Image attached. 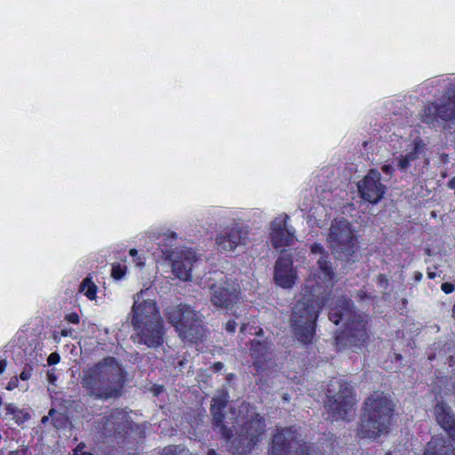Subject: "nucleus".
<instances>
[{
    "instance_id": "f8f14e48",
    "label": "nucleus",
    "mask_w": 455,
    "mask_h": 455,
    "mask_svg": "<svg viewBox=\"0 0 455 455\" xmlns=\"http://www.w3.org/2000/svg\"><path fill=\"white\" fill-rule=\"evenodd\" d=\"M310 450L306 443H300L299 435L292 428H277L268 455H317Z\"/></svg>"
},
{
    "instance_id": "f3484780",
    "label": "nucleus",
    "mask_w": 455,
    "mask_h": 455,
    "mask_svg": "<svg viewBox=\"0 0 455 455\" xmlns=\"http://www.w3.org/2000/svg\"><path fill=\"white\" fill-rule=\"evenodd\" d=\"M274 279L275 283L283 289H290L295 284L297 274L290 257H280L276 260Z\"/></svg>"
},
{
    "instance_id": "ddd939ff",
    "label": "nucleus",
    "mask_w": 455,
    "mask_h": 455,
    "mask_svg": "<svg viewBox=\"0 0 455 455\" xmlns=\"http://www.w3.org/2000/svg\"><path fill=\"white\" fill-rule=\"evenodd\" d=\"M250 228L246 225L234 223L219 232L215 238V245L220 252H233L249 243Z\"/></svg>"
},
{
    "instance_id": "9d476101",
    "label": "nucleus",
    "mask_w": 455,
    "mask_h": 455,
    "mask_svg": "<svg viewBox=\"0 0 455 455\" xmlns=\"http://www.w3.org/2000/svg\"><path fill=\"white\" fill-rule=\"evenodd\" d=\"M203 284L210 291V300L216 307L228 309L238 300L237 284L221 271L206 275Z\"/></svg>"
},
{
    "instance_id": "c756f323",
    "label": "nucleus",
    "mask_w": 455,
    "mask_h": 455,
    "mask_svg": "<svg viewBox=\"0 0 455 455\" xmlns=\"http://www.w3.org/2000/svg\"><path fill=\"white\" fill-rule=\"evenodd\" d=\"M74 455H92L91 452L85 451V446L83 443L77 445L74 450Z\"/></svg>"
},
{
    "instance_id": "aec40b11",
    "label": "nucleus",
    "mask_w": 455,
    "mask_h": 455,
    "mask_svg": "<svg viewBox=\"0 0 455 455\" xmlns=\"http://www.w3.org/2000/svg\"><path fill=\"white\" fill-rule=\"evenodd\" d=\"M251 355L254 359L256 367L260 368L264 363L271 359L272 345L267 340L253 339L251 346Z\"/></svg>"
},
{
    "instance_id": "a18cd8bd",
    "label": "nucleus",
    "mask_w": 455,
    "mask_h": 455,
    "mask_svg": "<svg viewBox=\"0 0 455 455\" xmlns=\"http://www.w3.org/2000/svg\"><path fill=\"white\" fill-rule=\"evenodd\" d=\"M427 276H428L430 279H433V278H435V273H434V272H428V273H427Z\"/></svg>"
},
{
    "instance_id": "9b49d317",
    "label": "nucleus",
    "mask_w": 455,
    "mask_h": 455,
    "mask_svg": "<svg viewBox=\"0 0 455 455\" xmlns=\"http://www.w3.org/2000/svg\"><path fill=\"white\" fill-rule=\"evenodd\" d=\"M325 409L334 419H345L353 411L355 399L351 387L341 379H331L327 387Z\"/></svg>"
},
{
    "instance_id": "423d86ee",
    "label": "nucleus",
    "mask_w": 455,
    "mask_h": 455,
    "mask_svg": "<svg viewBox=\"0 0 455 455\" xmlns=\"http://www.w3.org/2000/svg\"><path fill=\"white\" fill-rule=\"evenodd\" d=\"M164 315L183 341L197 342L204 337L202 315L190 306L182 303L170 306L165 308Z\"/></svg>"
},
{
    "instance_id": "cd10ccee",
    "label": "nucleus",
    "mask_w": 455,
    "mask_h": 455,
    "mask_svg": "<svg viewBox=\"0 0 455 455\" xmlns=\"http://www.w3.org/2000/svg\"><path fill=\"white\" fill-rule=\"evenodd\" d=\"M445 96H453L455 97V78L451 79L445 90Z\"/></svg>"
},
{
    "instance_id": "393cba45",
    "label": "nucleus",
    "mask_w": 455,
    "mask_h": 455,
    "mask_svg": "<svg viewBox=\"0 0 455 455\" xmlns=\"http://www.w3.org/2000/svg\"><path fill=\"white\" fill-rule=\"evenodd\" d=\"M162 455H189V452L182 446H169L163 450Z\"/></svg>"
},
{
    "instance_id": "5fc2aeb1",
    "label": "nucleus",
    "mask_w": 455,
    "mask_h": 455,
    "mask_svg": "<svg viewBox=\"0 0 455 455\" xmlns=\"http://www.w3.org/2000/svg\"><path fill=\"white\" fill-rule=\"evenodd\" d=\"M387 455H391L390 453H387Z\"/></svg>"
},
{
    "instance_id": "2f4dec72",
    "label": "nucleus",
    "mask_w": 455,
    "mask_h": 455,
    "mask_svg": "<svg viewBox=\"0 0 455 455\" xmlns=\"http://www.w3.org/2000/svg\"><path fill=\"white\" fill-rule=\"evenodd\" d=\"M47 362L50 365L56 364L60 362V355L58 353H52L47 358Z\"/></svg>"
},
{
    "instance_id": "2eb2a0df",
    "label": "nucleus",
    "mask_w": 455,
    "mask_h": 455,
    "mask_svg": "<svg viewBox=\"0 0 455 455\" xmlns=\"http://www.w3.org/2000/svg\"><path fill=\"white\" fill-rule=\"evenodd\" d=\"M360 196L366 202L376 204L384 196L387 187L381 182V175L377 170L369 172L357 183Z\"/></svg>"
},
{
    "instance_id": "0eeeda50",
    "label": "nucleus",
    "mask_w": 455,
    "mask_h": 455,
    "mask_svg": "<svg viewBox=\"0 0 455 455\" xmlns=\"http://www.w3.org/2000/svg\"><path fill=\"white\" fill-rule=\"evenodd\" d=\"M164 315L183 341L197 342L204 337L202 315L190 306L182 303L170 306L165 308Z\"/></svg>"
},
{
    "instance_id": "7c9ffc66",
    "label": "nucleus",
    "mask_w": 455,
    "mask_h": 455,
    "mask_svg": "<svg viewBox=\"0 0 455 455\" xmlns=\"http://www.w3.org/2000/svg\"><path fill=\"white\" fill-rule=\"evenodd\" d=\"M237 326V323L234 320H228L225 325V329L228 332H235Z\"/></svg>"
},
{
    "instance_id": "dca6fc26",
    "label": "nucleus",
    "mask_w": 455,
    "mask_h": 455,
    "mask_svg": "<svg viewBox=\"0 0 455 455\" xmlns=\"http://www.w3.org/2000/svg\"><path fill=\"white\" fill-rule=\"evenodd\" d=\"M289 216L282 214L270 222L269 239L275 249L291 246L296 240L295 229L288 226Z\"/></svg>"
},
{
    "instance_id": "09e8293b",
    "label": "nucleus",
    "mask_w": 455,
    "mask_h": 455,
    "mask_svg": "<svg viewBox=\"0 0 455 455\" xmlns=\"http://www.w3.org/2000/svg\"><path fill=\"white\" fill-rule=\"evenodd\" d=\"M47 420H48V417L47 416L43 417V419H42V422L43 423H45Z\"/></svg>"
},
{
    "instance_id": "20e7f679",
    "label": "nucleus",
    "mask_w": 455,
    "mask_h": 455,
    "mask_svg": "<svg viewBox=\"0 0 455 455\" xmlns=\"http://www.w3.org/2000/svg\"><path fill=\"white\" fill-rule=\"evenodd\" d=\"M81 383L94 399L116 398L122 394L124 374L116 358L106 357L84 372Z\"/></svg>"
},
{
    "instance_id": "37998d69",
    "label": "nucleus",
    "mask_w": 455,
    "mask_h": 455,
    "mask_svg": "<svg viewBox=\"0 0 455 455\" xmlns=\"http://www.w3.org/2000/svg\"><path fill=\"white\" fill-rule=\"evenodd\" d=\"M138 253L137 250L136 249H132L130 250V255L131 256H136Z\"/></svg>"
},
{
    "instance_id": "8fccbe9b",
    "label": "nucleus",
    "mask_w": 455,
    "mask_h": 455,
    "mask_svg": "<svg viewBox=\"0 0 455 455\" xmlns=\"http://www.w3.org/2000/svg\"><path fill=\"white\" fill-rule=\"evenodd\" d=\"M240 330L241 331H243L245 330V323H242Z\"/></svg>"
},
{
    "instance_id": "412c9836",
    "label": "nucleus",
    "mask_w": 455,
    "mask_h": 455,
    "mask_svg": "<svg viewBox=\"0 0 455 455\" xmlns=\"http://www.w3.org/2000/svg\"><path fill=\"white\" fill-rule=\"evenodd\" d=\"M438 102L440 120L455 124V97L445 96Z\"/></svg>"
},
{
    "instance_id": "b1692460",
    "label": "nucleus",
    "mask_w": 455,
    "mask_h": 455,
    "mask_svg": "<svg viewBox=\"0 0 455 455\" xmlns=\"http://www.w3.org/2000/svg\"><path fill=\"white\" fill-rule=\"evenodd\" d=\"M80 291H84L89 299L96 298L97 286L92 282L91 278L86 277L80 285Z\"/></svg>"
},
{
    "instance_id": "a878e982",
    "label": "nucleus",
    "mask_w": 455,
    "mask_h": 455,
    "mask_svg": "<svg viewBox=\"0 0 455 455\" xmlns=\"http://www.w3.org/2000/svg\"><path fill=\"white\" fill-rule=\"evenodd\" d=\"M113 278L119 280L124 275V270L120 265H114L111 273Z\"/></svg>"
},
{
    "instance_id": "a211bd4d",
    "label": "nucleus",
    "mask_w": 455,
    "mask_h": 455,
    "mask_svg": "<svg viewBox=\"0 0 455 455\" xmlns=\"http://www.w3.org/2000/svg\"><path fill=\"white\" fill-rule=\"evenodd\" d=\"M436 423L455 441V414L443 402H438L434 407Z\"/></svg>"
},
{
    "instance_id": "49530a36",
    "label": "nucleus",
    "mask_w": 455,
    "mask_h": 455,
    "mask_svg": "<svg viewBox=\"0 0 455 455\" xmlns=\"http://www.w3.org/2000/svg\"><path fill=\"white\" fill-rule=\"evenodd\" d=\"M8 455H20V451H12L8 453Z\"/></svg>"
},
{
    "instance_id": "4c0bfd02",
    "label": "nucleus",
    "mask_w": 455,
    "mask_h": 455,
    "mask_svg": "<svg viewBox=\"0 0 455 455\" xmlns=\"http://www.w3.org/2000/svg\"><path fill=\"white\" fill-rule=\"evenodd\" d=\"M47 379L50 383L52 384H54V382L56 381L57 379V377L56 375L54 374V372L52 371H48L47 372Z\"/></svg>"
},
{
    "instance_id": "f03ea898",
    "label": "nucleus",
    "mask_w": 455,
    "mask_h": 455,
    "mask_svg": "<svg viewBox=\"0 0 455 455\" xmlns=\"http://www.w3.org/2000/svg\"><path fill=\"white\" fill-rule=\"evenodd\" d=\"M228 392L223 387L218 390L212 398L211 413L215 431L229 443L233 452L245 454L251 451L255 445L260 442L265 433V420L254 407L247 403H242L237 408H231L230 414L232 427L228 426L225 420L223 409L228 402Z\"/></svg>"
},
{
    "instance_id": "5701e85b",
    "label": "nucleus",
    "mask_w": 455,
    "mask_h": 455,
    "mask_svg": "<svg viewBox=\"0 0 455 455\" xmlns=\"http://www.w3.org/2000/svg\"><path fill=\"white\" fill-rule=\"evenodd\" d=\"M421 120L426 124H435L440 121L438 102L428 103L421 112Z\"/></svg>"
},
{
    "instance_id": "3c124183",
    "label": "nucleus",
    "mask_w": 455,
    "mask_h": 455,
    "mask_svg": "<svg viewBox=\"0 0 455 455\" xmlns=\"http://www.w3.org/2000/svg\"><path fill=\"white\" fill-rule=\"evenodd\" d=\"M233 376H234L233 374H229V375L228 376V379H231L233 378Z\"/></svg>"
},
{
    "instance_id": "c9c22d12",
    "label": "nucleus",
    "mask_w": 455,
    "mask_h": 455,
    "mask_svg": "<svg viewBox=\"0 0 455 455\" xmlns=\"http://www.w3.org/2000/svg\"><path fill=\"white\" fill-rule=\"evenodd\" d=\"M17 385H18V379L16 377H13L8 383L7 389L12 390L13 388H15L17 387Z\"/></svg>"
},
{
    "instance_id": "4be33fe9",
    "label": "nucleus",
    "mask_w": 455,
    "mask_h": 455,
    "mask_svg": "<svg viewBox=\"0 0 455 455\" xmlns=\"http://www.w3.org/2000/svg\"><path fill=\"white\" fill-rule=\"evenodd\" d=\"M423 148L424 143L420 140H415L413 142V149L397 159V167L399 170L405 172L410 167L411 163L418 158V153Z\"/></svg>"
},
{
    "instance_id": "864d4df0",
    "label": "nucleus",
    "mask_w": 455,
    "mask_h": 455,
    "mask_svg": "<svg viewBox=\"0 0 455 455\" xmlns=\"http://www.w3.org/2000/svg\"><path fill=\"white\" fill-rule=\"evenodd\" d=\"M2 404V398L0 397V405Z\"/></svg>"
},
{
    "instance_id": "de8ad7c7",
    "label": "nucleus",
    "mask_w": 455,
    "mask_h": 455,
    "mask_svg": "<svg viewBox=\"0 0 455 455\" xmlns=\"http://www.w3.org/2000/svg\"><path fill=\"white\" fill-rule=\"evenodd\" d=\"M170 235L172 236V239H176V237H177V235L174 232H171Z\"/></svg>"
},
{
    "instance_id": "58836bf2",
    "label": "nucleus",
    "mask_w": 455,
    "mask_h": 455,
    "mask_svg": "<svg viewBox=\"0 0 455 455\" xmlns=\"http://www.w3.org/2000/svg\"><path fill=\"white\" fill-rule=\"evenodd\" d=\"M6 367V363L4 360H0V374L4 372Z\"/></svg>"
},
{
    "instance_id": "c85d7f7f",
    "label": "nucleus",
    "mask_w": 455,
    "mask_h": 455,
    "mask_svg": "<svg viewBox=\"0 0 455 455\" xmlns=\"http://www.w3.org/2000/svg\"><path fill=\"white\" fill-rule=\"evenodd\" d=\"M5 410L8 414L15 415L16 413L20 414L21 410H19L13 403H8L5 405Z\"/></svg>"
},
{
    "instance_id": "bb28decb",
    "label": "nucleus",
    "mask_w": 455,
    "mask_h": 455,
    "mask_svg": "<svg viewBox=\"0 0 455 455\" xmlns=\"http://www.w3.org/2000/svg\"><path fill=\"white\" fill-rule=\"evenodd\" d=\"M13 419H14L15 422L20 425V424H22L23 422L28 420L30 419V415L28 412H25V411H21V413L20 414L16 413L13 416Z\"/></svg>"
},
{
    "instance_id": "603ef678",
    "label": "nucleus",
    "mask_w": 455,
    "mask_h": 455,
    "mask_svg": "<svg viewBox=\"0 0 455 455\" xmlns=\"http://www.w3.org/2000/svg\"><path fill=\"white\" fill-rule=\"evenodd\" d=\"M22 451H23V453L25 454V453H26V451H27V449H26V448H24V449L22 450Z\"/></svg>"
},
{
    "instance_id": "f257e3e1",
    "label": "nucleus",
    "mask_w": 455,
    "mask_h": 455,
    "mask_svg": "<svg viewBox=\"0 0 455 455\" xmlns=\"http://www.w3.org/2000/svg\"><path fill=\"white\" fill-rule=\"evenodd\" d=\"M311 253L315 257L316 267L313 268L307 280L306 289L308 294H304L292 308L291 316V327L298 340L303 344L313 342L315 336V323L319 312L327 301L329 289L333 284L334 271L323 247L319 243H313Z\"/></svg>"
},
{
    "instance_id": "72a5a7b5",
    "label": "nucleus",
    "mask_w": 455,
    "mask_h": 455,
    "mask_svg": "<svg viewBox=\"0 0 455 455\" xmlns=\"http://www.w3.org/2000/svg\"><path fill=\"white\" fill-rule=\"evenodd\" d=\"M66 319L72 323H79V316L76 313L69 314L66 316Z\"/></svg>"
},
{
    "instance_id": "79ce46f5",
    "label": "nucleus",
    "mask_w": 455,
    "mask_h": 455,
    "mask_svg": "<svg viewBox=\"0 0 455 455\" xmlns=\"http://www.w3.org/2000/svg\"><path fill=\"white\" fill-rule=\"evenodd\" d=\"M421 278H422V274L420 272H416L415 273V280L419 282L421 280Z\"/></svg>"
},
{
    "instance_id": "f704fd0d",
    "label": "nucleus",
    "mask_w": 455,
    "mask_h": 455,
    "mask_svg": "<svg viewBox=\"0 0 455 455\" xmlns=\"http://www.w3.org/2000/svg\"><path fill=\"white\" fill-rule=\"evenodd\" d=\"M31 377V369L25 368L20 374L22 380H28Z\"/></svg>"
},
{
    "instance_id": "7ed1b4c3",
    "label": "nucleus",
    "mask_w": 455,
    "mask_h": 455,
    "mask_svg": "<svg viewBox=\"0 0 455 455\" xmlns=\"http://www.w3.org/2000/svg\"><path fill=\"white\" fill-rule=\"evenodd\" d=\"M148 290L133 296L131 323L134 328V341L148 347H156L164 342V327L154 299L147 298Z\"/></svg>"
},
{
    "instance_id": "6ab92c4d",
    "label": "nucleus",
    "mask_w": 455,
    "mask_h": 455,
    "mask_svg": "<svg viewBox=\"0 0 455 455\" xmlns=\"http://www.w3.org/2000/svg\"><path fill=\"white\" fill-rule=\"evenodd\" d=\"M424 455H455V447L449 439L434 436L427 443Z\"/></svg>"
},
{
    "instance_id": "4468645a",
    "label": "nucleus",
    "mask_w": 455,
    "mask_h": 455,
    "mask_svg": "<svg viewBox=\"0 0 455 455\" xmlns=\"http://www.w3.org/2000/svg\"><path fill=\"white\" fill-rule=\"evenodd\" d=\"M173 274L182 281L191 278L194 265L200 260V254L191 248H176L169 254Z\"/></svg>"
},
{
    "instance_id": "6e6552de",
    "label": "nucleus",
    "mask_w": 455,
    "mask_h": 455,
    "mask_svg": "<svg viewBox=\"0 0 455 455\" xmlns=\"http://www.w3.org/2000/svg\"><path fill=\"white\" fill-rule=\"evenodd\" d=\"M330 320L335 324L344 322L342 338L350 345L361 346L368 339L366 330L367 315L355 312L347 299L331 309Z\"/></svg>"
},
{
    "instance_id": "39448f33",
    "label": "nucleus",
    "mask_w": 455,
    "mask_h": 455,
    "mask_svg": "<svg viewBox=\"0 0 455 455\" xmlns=\"http://www.w3.org/2000/svg\"><path fill=\"white\" fill-rule=\"evenodd\" d=\"M395 404L383 393L374 392L364 403V411L357 429L360 438L376 439L387 434Z\"/></svg>"
},
{
    "instance_id": "c03bdc74",
    "label": "nucleus",
    "mask_w": 455,
    "mask_h": 455,
    "mask_svg": "<svg viewBox=\"0 0 455 455\" xmlns=\"http://www.w3.org/2000/svg\"><path fill=\"white\" fill-rule=\"evenodd\" d=\"M207 455H219V454H217L214 450L211 449L208 451Z\"/></svg>"
},
{
    "instance_id": "1a4fd4ad",
    "label": "nucleus",
    "mask_w": 455,
    "mask_h": 455,
    "mask_svg": "<svg viewBox=\"0 0 455 455\" xmlns=\"http://www.w3.org/2000/svg\"><path fill=\"white\" fill-rule=\"evenodd\" d=\"M327 243L332 254L337 259L343 261H355L357 251V241L351 228L350 223L344 219L332 221Z\"/></svg>"
},
{
    "instance_id": "e433bc0d",
    "label": "nucleus",
    "mask_w": 455,
    "mask_h": 455,
    "mask_svg": "<svg viewBox=\"0 0 455 455\" xmlns=\"http://www.w3.org/2000/svg\"><path fill=\"white\" fill-rule=\"evenodd\" d=\"M381 169L386 174L388 175H391L394 171L393 166L390 164H384Z\"/></svg>"
},
{
    "instance_id": "a19ab883",
    "label": "nucleus",
    "mask_w": 455,
    "mask_h": 455,
    "mask_svg": "<svg viewBox=\"0 0 455 455\" xmlns=\"http://www.w3.org/2000/svg\"><path fill=\"white\" fill-rule=\"evenodd\" d=\"M60 334H61V336L67 337L71 334V329L62 330Z\"/></svg>"
},
{
    "instance_id": "473e14b6",
    "label": "nucleus",
    "mask_w": 455,
    "mask_h": 455,
    "mask_svg": "<svg viewBox=\"0 0 455 455\" xmlns=\"http://www.w3.org/2000/svg\"><path fill=\"white\" fill-rule=\"evenodd\" d=\"M442 291L445 293H451L454 291V285L450 283H443L441 286Z\"/></svg>"
},
{
    "instance_id": "ea45409f",
    "label": "nucleus",
    "mask_w": 455,
    "mask_h": 455,
    "mask_svg": "<svg viewBox=\"0 0 455 455\" xmlns=\"http://www.w3.org/2000/svg\"><path fill=\"white\" fill-rule=\"evenodd\" d=\"M213 368L218 371H220L223 368V363L220 362H218L214 363Z\"/></svg>"
}]
</instances>
